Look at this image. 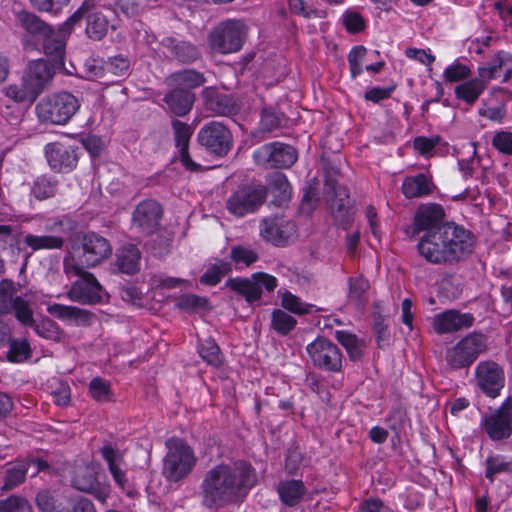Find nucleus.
Segmentation results:
<instances>
[{
  "instance_id": "6",
  "label": "nucleus",
  "mask_w": 512,
  "mask_h": 512,
  "mask_svg": "<svg viewBox=\"0 0 512 512\" xmlns=\"http://www.w3.org/2000/svg\"><path fill=\"white\" fill-rule=\"evenodd\" d=\"M267 188L256 182L237 187L226 200L227 211L235 217L255 213L266 201Z\"/></svg>"
},
{
  "instance_id": "53",
  "label": "nucleus",
  "mask_w": 512,
  "mask_h": 512,
  "mask_svg": "<svg viewBox=\"0 0 512 512\" xmlns=\"http://www.w3.org/2000/svg\"><path fill=\"white\" fill-rule=\"evenodd\" d=\"M208 299L196 294H185L176 301V307L187 312H198L208 307Z\"/></svg>"
},
{
  "instance_id": "20",
  "label": "nucleus",
  "mask_w": 512,
  "mask_h": 512,
  "mask_svg": "<svg viewBox=\"0 0 512 512\" xmlns=\"http://www.w3.org/2000/svg\"><path fill=\"white\" fill-rule=\"evenodd\" d=\"M295 233V225L278 217L264 218L260 222V235L275 246H285Z\"/></svg>"
},
{
  "instance_id": "48",
  "label": "nucleus",
  "mask_w": 512,
  "mask_h": 512,
  "mask_svg": "<svg viewBox=\"0 0 512 512\" xmlns=\"http://www.w3.org/2000/svg\"><path fill=\"white\" fill-rule=\"evenodd\" d=\"M199 355L209 365L218 367L222 364L221 351L217 343L208 338L202 341L198 347Z\"/></svg>"
},
{
  "instance_id": "5",
  "label": "nucleus",
  "mask_w": 512,
  "mask_h": 512,
  "mask_svg": "<svg viewBox=\"0 0 512 512\" xmlns=\"http://www.w3.org/2000/svg\"><path fill=\"white\" fill-rule=\"evenodd\" d=\"M167 454L164 458L163 475L170 482H178L193 469L196 458L192 448L179 438L166 441Z\"/></svg>"
},
{
  "instance_id": "59",
  "label": "nucleus",
  "mask_w": 512,
  "mask_h": 512,
  "mask_svg": "<svg viewBox=\"0 0 512 512\" xmlns=\"http://www.w3.org/2000/svg\"><path fill=\"white\" fill-rule=\"evenodd\" d=\"M89 391L97 402H106L111 397L110 383L100 377H95L89 384Z\"/></svg>"
},
{
  "instance_id": "31",
  "label": "nucleus",
  "mask_w": 512,
  "mask_h": 512,
  "mask_svg": "<svg viewBox=\"0 0 512 512\" xmlns=\"http://www.w3.org/2000/svg\"><path fill=\"white\" fill-rule=\"evenodd\" d=\"M267 193L270 192L273 196V204L282 206L287 203L291 198V186L282 172H273L267 178Z\"/></svg>"
},
{
  "instance_id": "8",
  "label": "nucleus",
  "mask_w": 512,
  "mask_h": 512,
  "mask_svg": "<svg viewBox=\"0 0 512 512\" xmlns=\"http://www.w3.org/2000/svg\"><path fill=\"white\" fill-rule=\"evenodd\" d=\"M485 349V337L471 333L446 350L445 360L453 369L468 367Z\"/></svg>"
},
{
  "instance_id": "42",
  "label": "nucleus",
  "mask_w": 512,
  "mask_h": 512,
  "mask_svg": "<svg viewBox=\"0 0 512 512\" xmlns=\"http://www.w3.org/2000/svg\"><path fill=\"white\" fill-rule=\"evenodd\" d=\"M337 341L346 349L351 360H359L363 355L364 341L360 340L355 334L347 331H336Z\"/></svg>"
},
{
  "instance_id": "40",
  "label": "nucleus",
  "mask_w": 512,
  "mask_h": 512,
  "mask_svg": "<svg viewBox=\"0 0 512 512\" xmlns=\"http://www.w3.org/2000/svg\"><path fill=\"white\" fill-rule=\"evenodd\" d=\"M58 190V181L48 175L36 177L32 184L30 194L37 200H46L56 195Z\"/></svg>"
},
{
  "instance_id": "19",
  "label": "nucleus",
  "mask_w": 512,
  "mask_h": 512,
  "mask_svg": "<svg viewBox=\"0 0 512 512\" xmlns=\"http://www.w3.org/2000/svg\"><path fill=\"white\" fill-rule=\"evenodd\" d=\"M201 95L204 99L205 108L218 116H234L241 109L239 102L228 94L220 93L215 87H206Z\"/></svg>"
},
{
  "instance_id": "39",
  "label": "nucleus",
  "mask_w": 512,
  "mask_h": 512,
  "mask_svg": "<svg viewBox=\"0 0 512 512\" xmlns=\"http://www.w3.org/2000/svg\"><path fill=\"white\" fill-rule=\"evenodd\" d=\"M368 289L369 282L362 276L350 277L348 279V302L357 309L363 310L368 302Z\"/></svg>"
},
{
  "instance_id": "18",
  "label": "nucleus",
  "mask_w": 512,
  "mask_h": 512,
  "mask_svg": "<svg viewBox=\"0 0 512 512\" xmlns=\"http://www.w3.org/2000/svg\"><path fill=\"white\" fill-rule=\"evenodd\" d=\"M483 428L492 440L508 438L512 432V401H505L498 410L486 415Z\"/></svg>"
},
{
  "instance_id": "22",
  "label": "nucleus",
  "mask_w": 512,
  "mask_h": 512,
  "mask_svg": "<svg viewBox=\"0 0 512 512\" xmlns=\"http://www.w3.org/2000/svg\"><path fill=\"white\" fill-rule=\"evenodd\" d=\"M502 71L504 72L502 81L512 83V55L505 51L495 54L488 65L479 67L478 74L488 83L499 77Z\"/></svg>"
},
{
  "instance_id": "62",
  "label": "nucleus",
  "mask_w": 512,
  "mask_h": 512,
  "mask_svg": "<svg viewBox=\"0 0 512 512\" xmlns=\"http://www.w3.org/2000/svg\"><path fill=\"white\" fill-rule=\"evenodd\" d=\"M367 54V49L364 46H355L348 54V62L350 66L351 75L356 78L362 72V60Z\"/></svg>"
},
{
  "instance_id": "15",
  "label": "nucleus",
  "mask_w": 512,
  "mask_h": 512,
  "mask_svg": "<svg viewBox=\"0 0 512 512\" xmlns=\"http://www.w3.org/2000/svg\"><path fill=\"white\" fill-rule=\"evenodd\" d=\"M80 245L82 249L80 263L82 267H95L112 253L109 241L95 232L82 235Z\"/></svg>"
},
{
  "instance_id": "55",
  "label": "nucleus",
  "mask_w": 512,
  "mask_h": 512,
  "mask_svg": "<svg viewBox=\"0 0 512 512\" xmlns=\"http://www.w3.org/2000/svg\"><path fill=\"white\" fill-rule=\"evenodd\" d=\"M443 140L440 136H418L413 141L414 149L422 156L430 157L434 154L435 148L440 146Z\"/></svg>"
},
{
  "instance_id": "33",
  "label": "nucleus",
  "mask_w": 512,
  "mask_h": 512,
  "mask_svg": "<svg viewBox=\"0 0 512 512\" xmlns=\"http://www.w3.org/2000/svg\"><path fill=\"white\" fill-rule=\"evenodd\" d=\"M225 286L244 297L248 303L258 301L262 296V289L253 279V275L250 278H229Z\"/></svg>"
},
{
  "instance_id": "29",
  "label": "nucleus",
  "mask_w": 512,
  "mask_h": 512,
  "mask_svg": "<svg viewBox=\"0 0 512 512\" xmlns=\"http://www.w3.org/2000/svg\"><path fill=\"white\" fill-rule=\"evenodd\" d=\"M141 252L134 244L122 246L115 259V266L121 273L133 275L140 270Z\"/></svg>"
},
{
  "instance_id": "24",
  "label": "nucleus",
  "mask_w": 512,
  "mask_h": 512,
  "mask_svg": "<svg viewBox=\"0 0 512 512\" xmlns=\"http://www.w3.org/2000/svg\"><path fill=\"white\" fill-rule=\"evenodd\" d=\"M16 20L25 31V38H31L35 41H42L53 30L51 25L30 11H19L16 14Z\"/></svg>"
},
{
  "instance_id": "52",
  "label": "nucleus",
  "mask_w": 512,
  "mask_h": 512,
  "mask_svg": "<svg viewBox=\"0 0 512 512\" xmlns=\"http://www.w3.org/2000/svg\"><path fill=\"white\" fill-rule=\"evenodd\" d=\"M501 473H512V461H507L502 456H491L486 460V477L493 481L494 477Z\"/></svg>"
},
{
  "instance_id": "27",
  "label": "nucleus",
  "mask_w": 512,
  "mask_h": 512,
  "mask_svg": "<svg viewBox=\"0 0 512 512\" xmlns=\"http://www.w3.org/2000/svg\"><path fill=\"white\" fill-rule=\"evenodd\" d=\"M54 74L48 61L37 60L31 62L25 70L23 76L33 85L38 95L44 90L46 84L52 79Z\"/></svg>"
},
{
  "instance_id": "38",
  "label": "nucleus",
  "mask_w": 512,
  "mask_h": 512,
  "mask_svg": "<svg viewBox=\"0 0 512 512\" xmlns=\"http://www.w3.org/2000/svg\"><path fill=\"white\" fill-rule=\"evenodd\" d=\"M4 93L16 103H33L38 97L33 85L24 76L18 82L8 85Z\"/></svg>"
},
{
  "instance_id": "7",
  "label": "nucleus",
  "mask_w": 512,
  "mask_h": 512,
  "mask_svg": "<svg viewBox=\"0 0 512 512\" xmlns=\"http://www.w3.org/2000/svg\"><path fill=\"white\" fill-rule=\"evenodd\" d=\"M246 26L240 20L221 22L209 34L211 48L220 54L238 52L246 39Z\"/></svg>"
},
{
  "instance_id": "11",
  "label": "nucleus",
  "mask_w": 512,
  "mask_h": 512,
  "mask_svg": "<svg viewBox=\"0 0 512 512\" xmlns=\"http://www.w3.org/2000/svg\"><path fill=\"white\" fill-rule=\"evenodd\" d=\"M306 350L316 367L330 372L341 371L342 353L337 345L327 338H316Z\"/></svg>"
},
{
  "instance_id": "28",
  "label": "nucleus",
  "mask_w": 512,
  "mask_h": 512,
  "mask_svg": "<svg viewBox=\"0 0 512 512\" xmlns=\"http://www.w3.org/2000/svg\"><path fill=\"white\" fill-rule=\"evenodd\" d=\"M101 454L107 462L108 469L115 482L124 489L128 485L126 472L122 469L124 459L120 451L111 444H106L101 448Z\"/></svg>"
},
{
  "instance_id": "43",
  "label": "nucleus",
  "mask_w": 512,
  "mask_h": 512,
  "mask_svg": "<svg viewBox=\"0 0 512 512\" xmlns=\"http://www.w3.org/2000/svg\"><path fill=\"white\" fill-rule=\"evenodd\" d=\"M281 306L291 312V313H294L296 315H305V314H311L313 312H317L319 311L320 309H317L315 307V305L313 304H308V303H304L301 301V299L292 294L291 292L289 291H284L282 294H281Z\"/></svg>"
},
{
  "instance_id": "32",
  "label": "nucleus",
  "mask_w": 512,
  "mask_h": 512,
  "mask_svg": "<svg viewBox=\"0 0 512 512\" xmlns=\"http://www.w3.org/2000/svg\"><path fill=\"white\" fill-rule=\"evenodd\" d=\"M47 310L53 317L63 321H70L77 325L89 324L91 318L94 316L88 310L58 303L50 305Z\"/></svg>"
},
{
  "instance_id": "36",
  "label": "nucleus",
  "mask_w": 512,
  "mask_h": 512,
  "mask_svg": "<svg viewBox=\"0 0 512 512\" xmlns=\"http://www.w3.org/2000/svg\"><path fill=\"white\" fill-rule=\"evenodd\" d=\"M433 183L430 176L418 174L408 176L402 183V192L407 198L423 197L432 192Z\"/></svg>"
},
{
  "instance_id": "13",
  "label": "nucleus",
  "mask_w": 512,
  "mask_h": 512,
  "mask_svg": "<svg viewBox=\"0 0 512 512\" xmlns=\"http://www.w3.org/2000/svg\"><path fill=\"white\" fill-rule=\"evenodd\" d=\"M325 187L328 193L333 194L329 205L335 222L342 228L347 229L354 217V210L350 203L347 188L330 177L326 178Z\"/></svg>"
},
{
  "instance_id": "21",
  "label": "nucleus",
  "mask_w": 512,
  "mask_h": 512,
  "mask_svg": "<svg viewBox=\"0 0 512 512\" xmlns=\"http://www.w3.org/2000/svg\"><path fill=\"white\" fill-rule=\"evenodd\" d=\"M473 322L474 317L470 313L446 310L434 316L433 329L438 334L452 333L471 327Z\"/></svg>"
},
{
  "instance_id": "16",
  "label": "nucleus",
  "mask_w": 512,
  "mask_h": 512,
  "mask_svg": "<svg viewBox=\"0 0 512 512\" xmlns=\"http://www.w3.org/2000/svg\"><path fill=\"white\" fill-rule=\"evenodd\" d=\"M160 50L166 59L189 65L200 59L198 46L174 36H166L160 41Z\"/></svg>"
},
{
  "instance_id": "9",
  "label": "nucleus",
  "mask_w": 512,
  "mask_h": 512,
  "mask_svg": "<svg viewBox=\"0 0 512 512\" xmlns=\"http://www.w3.org/2000/svg\"><path fill=\"white\" fill-rule=\"evenodd\" d=\"M198 143L210 154L226 156L232 148L233 137L227 126L219 121H211L197 133Z\"/></svg>"
},
{
  "instance_id": "56",
  "label": "nucleus",
  "mask_w": 512,
  "mask_h": 512,
  "mask_svg": "<svg viewBox=\"0 0 512 512\" xmlns=\"http://www.w3.org/2000/svg\"><path fill=\"white\" fill-rule=\"evenodd\" d=\"M28 500L19 495H11L0 500V512H31Z\"/></svg>"
},
{
  "instance_id": "64",
  "label": "nucleus",
  "mask_w": 512,
  "mask_h": 512,
  "mask_svg": "<svg viewBox=\"0 0 512 512\" xmlns=\"http://www.w3.org/2000/svg\"><path fill=\"white\" fill-rule=\"evenodd\" d=\"M65 512H96V508L90 499L76 496L68 499V506Z\"/></svg>"
},
{
  "instance_id": "25",
  "label": "nucleus",
  "mask_w": 512,
  "mask_h": 512,
  "mask_svg": "<svg viewBox=\"0 0 512 512\" xmlns=\"http://www.w3.org/2000/svg\"><path fill=\"white\" fill-rule=\"evenodd\" d=\"M195 94L183 88L173 87L163 98L169 111L176 116L187 115L195 102Z\"/></svg>"
},
{
  "instance_id": "4",
  "label": "nucleus",
  "mask_w": 512,
  "mask_h": 512,
  "mask_svg": "<svg viewBox=\"0 0 512 512\" xmlns=\"http://www.w3.org/2000/svg\"><path fill=\"white\" fill-rule=\"evenodd\" d=\"M64 271L68 276L79 277L67 293L70 300L84 305L97 304L102 301L103 288L92 273L86 271L80 264L67 260L64 261Z\"/></svg>"
},
{
  "instance_id": "37",
  "label": "nucleus",
  "mask_w": 512,
  "mask_h": 512,
  "mask_svg": "<svg viewBox=\"0 0 512 512\" xmlns=\"http://www.w3.org/2000/svg\"><path fill=\"white\" fill-rule=\"evenodd\" d=\"M29 470V463L22 460L8 464L3 475L2 492H7L25 482Z\"/></svg>"
},
{
  "instance_id": "30",
  "label": "nucleus",
  "mask_w": 512,
  "mask_h": 512,
  "mask_svg": "<svg viewBox=\"0 0 512 512\" xmlns=\"http://www.w3.org/2000/svg\"><path fill=\"white\" fill-rule=\"evenodd\" d=\"M166 83L171 87L190 91L203 86L206 83V78L203 73L195 69H183L169 74Z\"/></svg>"
},
{
  "instance_id": "14",
  "label": "nucleus",
  "mask_w": 512,
  "mask_h": 512,
  "mask_svg": "<svg viewBox=\"0 0 512 512\" xmlns=\"http://www.w3.org/2000/svg\"><path fill=\"white\" fill-rule=\"evenodd\" d=\"M475 381L485 395L496 398L504 388L505 373L497 363L481 361L475 368Z\"/></svg>"
},
{
  "instance_id": "61",
  "label": "nucleus",
  "mask_w": 512,
  "mask_h": 512,
  "mask_svg": "<svg viewBox=\"0 0 512 512\" xmlns=\"http://www.w3.org/2000/svg\"><path fill=\"white\" fill-rule=\"evenodd\" d=\"M14 283L4 279L0 282V314H8L13 306Z\"/></svg>"
},
{
  "instance_id": "12",
  "label": "nucleus",
  "mask_w": 512,
  "mask_h": 512,
  "mask_svg": "<svg viewBox=\"0 0 512 512\" xmlns=\"http://www.w3.org/2000/svg\"><path fill=\"white\" fill-rule=\"evenodd\" d=\"M162 217L161 204L153 199H145L132 212V228L144 236H150L158 231Z\"/></svg>"
},
{
  "instance_id": "60",
  "label": "nucleus",
  "mask_w": 512,
  "mask_h": 512,
  "mask_svg": "<svg viewBox=\"0 0 512 512\" xmlns=\"http://www.w3.org/2000/svg\"><path fill=\"white\" fill-rule=\"evenodd\" d=\"M470 74L471 70L468 66L455 61L445 68L443 79L450 83L459 82L467 79Z\"/></svg>"
},
{
  "instance_id": "10",
  "label": "nucleus",
  "mask_w": 512,
  "mask_h": 512,
  "mask_svg": "<svg viewBox=\"0 0 512 512\" xmlns=\"http://www.w3.org/2000/svg\"><path fill=\"white\" fill-rule=\"evenodd\" d=\"M253 159L257 165L265 168H289L297 160V151L288 144L272 142L256 149Z\"/></svg>"
},
{
  "instance_id": "45",
  "label": "nucleus",
  "mask_w": 512,
  "mask_h": 512,
  "mask_svg": "<svg viewBox=\"0 0 512 512\" xmlns=\"http://www.w3.org/2000/svg\"><path fill=\"white\" fill-rule=\"evenodd\" d=\"M72 486L82 492L93 491L97 486V478L93 469L89 466H80L76 469L71 481Z\"/></svg>"
},
{
  "instance_id": "57",
  "label": "nucleus",
  "mask_w": 512,
  "mask_h": 512,
  "mask_svg": "<svg viewBox=\"0 0 512 512\" xmlns=\"http://www.w3.org/2000/svg\"><path fill=\"white\" fill-rule=\"evenodd\" d=\"M230 258L235 264H244L248 267L255 263L259 256L253 249L242 245H236L231 248Z\"/></svg>"
},
{
  "instance_id": "2",
  "label": "nucleus",
  "mask_w": 512,
  "mask_h": 512,
  "mask_svg": "<svg viewBox=\"0 0 512 512\" xmlns=\"http://www.w3.org/2000/svg\"><path fill=\"white\" fill-rule=\"evenodd\" d=\"M470 234L461 227L445 225L426 233L418 243V251L427 261L439 264L457 260L470 252Z\"/></svg>"
},
{
  "instance_id": "1",
  "label": "nucleus",
  "mask_w": 512,
  "mask_h": 512,
  "mask_svg": "<svg viewBox=\"0 0 512 512\" xmlns=\"http://www.w3.org/2000/svg\"><path fill=\"white\" fill-rule=\"evenodd\" d=\"M256 483V471L247 461L216 464L203 475L199 486L201 503L209 509L240 505Z\"/></svg>"
},
{
  "instance_id": "47",
  "label": "nucleus",
  "mask_w": 512,
  "mask_h": 512,
  "mask_svg": "<svg viewBox=\"0 0 512 512\" xmlns=\"http://www.w3.org/2000/svg\"><path fill=\"white\" fill-rule=\"evenodd\" d=\"M297 320L282 309H275L271 315V327L280 335L289 334L296 326Z\"/></svg>"
},
{
  "instance_id": "63",
  "label": "nucleus",
  "mask_w": 512,
  "mask_h": 512,
  "mask_svg": "<svg viewBox=\"0 0 512 512\" xmlns=\"http://www.w3.org/2000/svg\"><path fill=\"white\" fill-rule=\"evenodd\" d=\"M35 501L41 512H65L64 508L61 510L57 508L56 500L48 490L38 492Z\"/></svg>"
},
{
  "instance_id": "26",
  "label": "nucleus",
  "mask_w": 512,
  "mask_h": 512,
  "mask_svg": "<svg viewBox=\"0 0 512 512\" xmlns=\"http://www.w3.org/2000/svg\"><path fill=\"white\" fill-rule=\"evenodd\" d=\"M65 36L58 31L52 30L49 36L45 37L43 42L44 54L52 62L54 68L62 69L65 63Z\"/></svg>"
},
{
  "instance_id": "58",
  "label": "nucleus",
  "mask_w": 512,
  "mask_h": 512,
  "mask_svg": "<svg viewBox=\"0 0 512 512\" xmlns=\"http://www.w3.org/2000/svg\"><path fill=\"white\" fill-rule=\"evenodd\" d=\"M491 145L503 155H512V132L508 130L496 131L492 136Z\"/></svg>"
},
{
  "instance_id": "46",
  "label": "nucleus",
  "mask_w": 512,
  "mask_h": 512,
  "mask_svg": "<svg viewBox=\"0 0 512 512\" xmlns=\"http://www.w3.org/2000/svg\"><path fill=\"white\" fill-rule=\"evenodd\" d=\"M231 271V263L222 260L217 261L204 272L200 277V282L205 285L215 286L221 281L222 277Z\"/></svg>"
},
{
  "instance_id": "35",
  "label": "nucleus",
  "mask_w": 512,
  "mask_h": 512,
  "mask_svg": "<svg viewBox=\"0 0 512 512\" xmlns=\"http://www.w3.org/2000/svg\"><path fill=\"white\" fill-rule=\"evenodd\" d=\"M487 83L478 74L477 77L466 80L454 89L455 96L469 105L474 104L486 89Z\"/></svg>"
},
{
  "instance_id": "41",
  "label": "nucleus",
  "mask_w": 512,
  "mask_h": 512,
  "mask_svg": "<svg viewBox=\"0 0 512 512\" xmlns=\"http://www.w3.org/2000/svg\"><path fill=\"white\" fill-rule=\"evenodd\" d=\"M24 243L32 249V251L38 250H53L62 249L64 246V238L55 235H34L26 234L24 237Z\"/></svg>"
},
{
  "instance_id": "54",
  "label": "nucleus",
  "mask_w": 512,
  "mask_h": 512,
  "mask_svg": "<svg viewBox=\"0 0 512 512\" xmlns=\"http://www.w3.org/2000/svg\"><path fill=\"white\" fill-rule=\"evenodd\" d=\"M103 69L116 77H125L129 75L130 61L122 55L110 57L104 62Z\"/></svg>"
},
{
  "instance_id": "49",
  "label": "nucleus",
  "mask_w": 512,
  "mask_h": 512,
  "mask_svg": "<svg viewBox=\"0 0 512 512\" xmlns=\"http://www.w3.org/2000/svg\"><path fill=\"white\" fill-rule=\"evenodd\" d=\"M10 348L7 352V359L13 363H19L31 357V347L27 340L10 339Z\"/></svg>"
},
{
  "instance_id": "34",
  "label": "nucleus",
  "mask_w": 512,
  "mask_h": 512,
  "mask_svg": "<svg viewBox=\"0 0 512 512\" xmlns=\"http://www.w3.org/2000/svg\"><path fill=\"white\" fill-rule=\"evenodd\" d=\"M277 492L283 504L294 507L303 499L306 487L301 480H285L278 484Z\"/></svg>"
},
{
  "instance_id": "51",
  "label": "nucleus",
  "mask_w": 512,
  "mask_h": 512,
  "mask_svg": "<svg viewBox=\"0 0 512 512\" xmlns=\"http://www.w3.org/2000/svg\"><path fill=\"white\" fill-rule=\"evenodd\" d=\"M12 310L15 313L16 319L25 326H34L33 310L27 300L20 296L13 299Z\"/></svg>"
},
{
  "instance_id": "3",
  "label": "nucleus",
  "mask_w": 512,
  "mask_h": 512,
  "mask_svg": "<svg viewBox=\"0 0 512 512\" xmlns=\"http://www.w3.org/2000/svg\"><path fill=\"white\" fill-rule=\"evenodd\" d=\"M78 99L69 92L53 93L36 105V114L42 124L64 125L78 111Z\"/></svg>"
},
{
  "instance_id": "50",
  "label": "nucleus",
  "mask_w": 512,
  "mask_h": 512,
  "mask_svg": "<svg viewBox=\"0 0 512 512\" xmlns=\"http://www.w3.org/2000/svg\"><path fill=\"white\" fill-rule=\"evenodd\" d=\"M172 128L174 131V140L176 147L179 149V151L188 150L190 138L193 134L192 127L189 124L182 122L180 120H173Z\"/></svg>"
},
{
  "instance_id": "23",
  "label": "nucleus",
  "mask_w": 512,
  "mask_h": 512,
  "mask_svg": "<svg viewBox=\"0 0 512 512\" xmlns=\"http://www.w3.org/2000/svg\"><path fill=\"white\" fill-rule=\"evenodd\" d=\"M444 217L443 208L438 204H423L419 206L414 217L416 231L433 232L442 229L441 222Z\"/></svg>"
},
{
  "instance_id": "44",
  "label": "nucleus",
  "mask_w": 512,
  "mask_h": 512,
  "mask_svg": "<svg viewBox=\"0 0 512 512\" xmlns=\"http://www.w3.org/2000/svg\"><path fill=\"white\" fill-rule=\"evenodd\" d=\"M109 21L100 12L87 15L86 33L93 40H101L108 32Z\"/></svg>"
},
{
  "instance_id": "17",
  "label": "nucleus",
  "mask_w": 512,
  "mask_h": 512,
  "mask_svg": "<svg viewBox=\"0 0 512 512\" xmlns=\"http://www.w3.org/2000/svg\"><path fill=\"white\" fill-rule=\"evenodd\" d=\"M50 168L55 172H69L78 163V148L61 142L48 143L44 148Z\"/></svg>"
}]
</instances>
